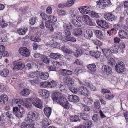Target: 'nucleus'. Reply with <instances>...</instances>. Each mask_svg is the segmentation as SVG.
<instances>
[{"label":"nucleus","instance_id":"26","mask_svg":"<svg viewBox=\"0 0 128 128\" xmlns=\"http://www.w3.org/2000/svg\"><path fill=\"white\" fill-rule=\"evenodd\" d=\"M39 76H40L41 79L46 80L48 78L49 76V75L48 73L41 72L40 73V72Z\"/></svg>","mask_w":128,"mask_h":128},{"label":"nucleus","instance_id":"59","mask_svg":"<svg viewBox=\"0 0 128 128\" xmlns=\"http://www.w3.org/2000/svg\"><path fill=\"white\" fill-rule=\"evenodd\" d=\"M86 22L87 24L90 26H94L95 24L93 22H92V20L90 19L86 20Z\"/></svg>","mask_w":128,"mask_h":128},{"label":"nucleus","instance_id":"9","mask_svg":"<svg viewBox=\"0 0 128 128\" xmlns=\"http://www.w3.org/2000/svg\"><path fill=\"white\" fill-rule=\"evenodd\" d=\"M19 53L22 56L25 57H28L30 55L29 50L26 47H21L19 50Z\"/></svg>","mask_w":128,"mask_h":128},{"label":"nucleus","instance_id":"22","mask_svg":"<svg viewBox=\"0 0 128 128\" xmlns=\"http://www.w3.org/2000/svg\"><path fill=\"white\" fill-rule=\"evenodd\" d=\"M87 67L90 71L93 72H94L96 69V66L94 64L87 65Z\"/></svg>","mask_w":128,"mask_h":128},{"label":"nucleus","instance_id":"49","mask_svg":"<svg viewBox=\"0 0 128 128\" xmlns=\"http://www.w3.org/2000/svg\"><path fill=\"white\" fill-rule=\"evenodd\" d=\"M57 85L56 82V81H52L50 82V88H54L56 87Z\"/></svg>","mask_w":128,"mask_h":128},{"label":"nucleus","instance_id":"38","mask_svg":"<svg viewBox=\"0 0 128 128\" xmlns=\"http://www.w3.org/2000/svg\"><path fill=\"white\" fill-rule=\"evenodd\" d=\"M22 102H23V100L20 99H13L12 101V104H18V106H20V104L22 103Z\"/></svg>","mask_w":128,"mask_h":128},{"label":"nucleus","instance_id":"10","mask_svg":"<svg viewBox=\"0 0 128 128\" xmlns=\"http://www.w3.org/2000/svg\"><path fill=\"white\" fill-rule=\"evenodd\" d=\"M90 7L91 6H82L80 8H78V9L80 13L83 14H89L91 12Z\"/></svg>","mask_w":128,"mask_h":128},{"label":"nucleus","instance_id":"44","mask_svg":"<svg viewBox=\"0 0 128 128\" xmlns=\"http://www.w3.org/2000/svg\"><path fill=\"white\" fill-rule=\"evenodd\" d=\"M30 39L32 41L35 42H40L41 41V39L38 36H32Z\"/></svg>","mask_w":128,"mask_h":128},{"label":"nucleus","instance_id":"17","mask_svg":"<svg viewBox=\"0 0 128 128\" xmlns=\"http://www.w3.org/2000/svg\"><path fill=\"white\" fill-rule=\"evenodd\" d=\"M68 99L69 101L74 103L78 102L80 100L77 96L74 95L70 96Z\"/></svg>","mask_w":128,"mask_h":128},{"label":"nucleus","instance_id":"32","mask_svg":"<svg viewBox=\"0 0 128 128\" xmlns=\"http://www.w3.org/2000/svg\"><path fill=\"white\" fill-rule=\"evenodd\" d=\"M90 54L92 56L95 57L97 59L100 57L101 53L100 52L98 51L96 52H90Z\"/></svg>","mask_w":128,"mask_h":128},{"label":"nucleus","instance_id":"52","mask_svg":"<svg viewBox=\"0 0 128 128\" xmlns=\"http://www.w3.org/2000/svg\"><path fill=\"white\" fill-rule=\"evenodd\" d=\"M36 18H32L29 20V23L31 25H33L36 23Z\"/></svg>","mask_w":128,"mask_h":128},{"label":"nucleus","instance_id":"28","mask_svg":"<svg viewBox=\"0 0 128 128\" xmlns=\"http://www.w3.org/2000/svg\"><path fill=\"white\" fill-rule=\"evenodd\" d=\"M62 74L64 76H70L73 73L72 71L68 70L62 69Z\"/></svg>","mask_w":128,"mask_h":128},{"label":"nucleus","instance_id":"55","mask_svg":"<svg viewBox=\"0 0 128 128\" xmlns=\"http://www.w3.org/2000/svg\"><path fill=\"white\" fill-rule=\"evenodd\" d=\"M92 124V123L91 122L88 121L85 123V125H82L84 126V128H90Z\"/></svg>","mask_w":128,"mask_h":128},{"label":"nucleus","instance_id":"53","mask_svg":"<svg viewBox=\"0 0 128 128\" xmlns=\"http://www.w3.org/2000/svg\"><path fill=\"white\" fill-rule=\"evenodd\" d=\"M58 54V53H53L50 54V57L52 58L55 60H57V56Z\"/></svg>","mask_w":128,"mask_h":128},{"label":"nucleus","instance_id":"41","mask_svg":"<svg viewBox=\"0 0 128 128\" xmlns=\"http://www.w3.org/2000/svg\"><path fill=\"white\" fill-rule=\"evenodd\" d=\"M8 101V97L6 95H2L0 96V102H3L4 104L6 102Z\"/></svg>","mask_w":128,"mask_h":128},{"label":"nucleus","instance_id":"46","mask_svg":"<svg viewBox=\"0 0 128 128\" xmlns=\"http://www.w3.org/2000/svg\"><path fill=\"white\" fill-rule=\"evenodd\" d=\"M91 16L95 18H100V16L98 13H97L95 12L92 11H91V12L89 14Z\"/></svg>","mask_w":128,"mask_h":128},{"label":"nucleus","instance_id":"4","mask_svg":"<svg viewBox=\"0 0 128 128\" xmlns=\"http://www.w3.org/2000/svg\"><path fill=\"white\" fill-rule=\"evenodd\" d=\"M115 69L116 72L119 74L123 73L126 70L125 65L122 62L117 63L116 64Z\"/></svg>","mask_w":128,"mask_h":128},{"label":"nucleus","instance_id":"3","mask_svg":"<svg viewBox=\"0 0 128 128\" xmlns=\"http://www.w3.org/2000/svg\"><path fill=\"white\" fill-rule=\"evenodd\" d=\"M13 112L17 118H20L23 117V114L25 112V111L23 108L19 109L17 107H14L13 109Z\"/></svg>","mask_w":128,"mask_h":128},{"label":"nucleus","instance_id":"11","mask_svg":"<svg viewBox=\"0 0 128 128\" xmlns=\"http://www.w3.org/2000/svg\"><path fill=\"white\" fill-rule=\"evenodd\" d=\"M14 68H13L18 70H22L25 67V65L22 62L16 61L14 62Z\"/></svg>","mask_w":128,"mask_h":128},{"label":"nucleus","instance_id":"63","mask_svg":"<svg viewBox=\"0 0 128 128\" xmlns=\"http://www.w3.org/2000/svg\"><path fill=\"white\" fill-rule=\"evenodd\" d=\"M82 106L81 108V109L82 110L85 111H89L90 108L88 106L85 105H82Z\"/></svg>","mask_w":128,"mask_h":128},{"label":"nucleus","instance_id":"19","mask_svg":"<svg viewBox=\"0 0 128 128\" xmlns=\"http://www.w3.org/2000/svg\"><path fill=\"white\" fill-rule=\"evenodd\" d=\"M82 31L81 29L77 28L74 30L73 34L75 36H79L82 34Z\"/></svg>","mask_w":128,"mask_h":128},{"label":"nucleus","instance_id":"54","mask_svg":"<svg viewBox=\"0 0 128 128\" xmlns=\"http://www.w3.org/2000/svg\"><path fill=\"white\" fill-rule=\"evenodd\" d=\"M92 119L94 122H97L100 120V116L97 114H94L92 117Z\"/></svg>","mask_w":128,"mask_h":128},{"label":"nucleus","instance_id":"50","mask_svg":"<svg viewBox=\"0 0 128 128\" xmlns=\"http://www.w3.org/2000/svg\"><path fill=\"white\" fill-rule=\"evenodd\" d=\"M41 86L42 87L44 88H49L50 82L48 81H46L42 82Z\"/></svg>","mask_w":128,"mask_h":128},{"label":"nucleus","instance_id":"33","mask_svg":"<svg viewBox=\"0 0 128 128\" xmlns=\"http://www.w3.org/2000/svg\"><path fill=\"white\" fill-rule=\"evenodd\" d=\"M110 52L112 53L117 54L118 52V47L116 46L113 45L110 48Z\"/></svg>","mask_w":128,"mask_h":128},{"label":"nucleus","instance_id":"1","mask_svg":"<svg viewBox=\"0 0 128 128\" xmlns=\"http://www.w3.org/2000/svg\"><path fill=\"white\" fill-rule=\"evenodd\" d=\"M52 98L54 101L56 102L64 108L69 109L70 104L67 99L59 92H55L52 95Z\"/></svg>","mask_w":128,"mask_h":128},{"label":"nucleus","instance_id":"24","mask_svg":"<svg viewBox=\"0 0 128 128\" xmlns=\"http://www.w3.org/2000/svg\"><path fill=\"white\" fill-rule=\"evenodd\" d=\"M93 33L92 31L90 29L86 30L84 35L85 38L87 39H90L93 36Z\"/></svg>","mask_w":128,"mask_h":128},{"label":"nucleus","instance_id":"18","mask_svg":"<svg viewBox=\"0 0 128 128\" xmlns=\"http://www.w3.org/2000/svg\"><path fill=\"white\" fill-rule=\"evenodd\" d=\"M39 92L44 98L48 99L50 96V92L47 90L41 89L39 90Z\"/></svg>","mask_w":128,"mask_h":128},{"label":"nucleus","instance_id":"58","mask_svg":"<svg viewBox=\"0 0 128 128\" xmlns=\"http://www.w3.org/2000/svg\"><path fill=\"white\" fill-rule=\"evenodd\" d=\"M49 21L52 23H54L56 22L57 21V19L56 17L54 16H52L51 15L50 16V18Z\"/></svg>","mask_w":128,"mask_h":128},{"label":"nucleus","instance_id":"35","mask_svg":"<svg viewBox=\"0 0 128 128\" xmlns=\"http://www.w3.org/2000/svg\"><path fill=\"white\" fill-rule=\"evenodd\" d=\"M63 25L64 28L65 29L64 30H71L73 28V25L70 23L69 24L64 23Z\"/></svg>","mask_w":128,"mask_h":128},{"label":"nucleus","instance_id":"64","mask_svg":"<svg viewBox=\"0 0 128 128\" xmlns=\"http://www.w3.org/2000/svg\"><path fill=\"white\" fill-rule=\"evenodd\" d=\"M48 68L49 70L50 71H56V66H54L53 65L51 66H48Z\"/></svg>","mask_w":128,"mask_h":128},{"label":"nucleus","instance_id":"61","mask_svg":"<svg viewBox=\"0 0 128 128\" xmlns=\"http://www.w3.org/2000/svg\"><path fill=\"white\" fill-rule=\"evenodd\" d=\"M83 62L79 59H77L76 60L74 63V65H82L83 64Z\"/></svg>","mask_w":128,"mask_h":128},{"label":"nucleus","instance_id":"21","mask_svg":"<svg viewBox=\"0 0 128 128\" xmlns=\"http://www.w3.org/2000/svg\"><path fill=\"white\" fill-rule=\"evenodd\" d=\"M51 23L49 20L46 21L45 23V26L46 28L49 30L51 32H52L54 30V28L51 24Z\"/></svg>","mask_w":128,"mask_h":128},{"label":"nucleus","instance_id":"39","mask_svg":"<svg viewBox=\"0 0 128 128\" xmlns=\"http://www.w3.org/2000/svg\"><path fill=\"white\" fill-rule=\"evenodd\" d=\"M84 101L86 104L90 105L93 102V100L91 98H85L84 99Z\"/></svg>","mask_w":128,"mask_h":128},{"label":"nucleus","instance_id":"31","mask_svg":"<svg viewBox=\"0 0 128 128\" xmlns=\"http://www.w3.org/2000/svg\"><path fill=\"white\" fill-rule=\"evenodd\" d=\"M94 33L97 38L99 39L102 40L104 36L102 34V32L100 30H96L95 31Z\"/></svg>","mask_w":128,"mask_h":128},{"label":"nucleus","instance_id":"8","mask_svg":"<svg viewBox=\"0 0 128 128\" xmlns=\"http://www.w3.org/2000/svg\"><path fill=\"white\" fill-rule=\"evenodd\" d=\"M104 18L106 20L110 22H114L117 20V16L111 13H108L104 15Z\"/></svg>","mask_w":128,"mask_h":128},{"label":"nucleus","instance_id":"62","mask_svg":"<svg viewBox=\"0 0 128 128\" xmlns=\"http://www.w3.org/2000/svg\"><path fill=\"white\" fill-rule=\"evenodd\" d=\"M74 3V1L73 0H70L68 1L66 4L67 7H70L72 6Z\"/></svg>","mask_w":128,"mask_h":128},{"label":"nucleus","instance_id":"43","mask_svg":"<svg viewBox=\"0 0 128 128\" xmlns=\"http://www.w3.org/2000/svg\"><path fill=\"white\" fill-rule=\"evenodd\" d=\"M80 118H81L85 120H88L90 118L89 116L88 115L84 113L81 114Z\"/></svg>","mask_w":128,"mask_h":128},{"label":"nucleus","instance_id":"37","mask_svg":"<svg viewBox=\"0 0 128 128\" xmlns=\"http://www.w3.org/2000/svg\"><path fill=\"white\" fill-rule=\"evenodd\" d=\"M82 54V50L80 49H77L76 52L74 53V56L76 58L80 56Z\"/></svg>","mask_w":128,"mask_h":128},{"label":"nucleus","instance_id":"16","mask_svg":"<svg viewBox=\"0 0 128 128\" xmlns=\"http://www.w3.org/2000/svg\"><path fill=\"white\" fill-rule=\"evenodd\" d=\"M118 34L119 37L122 39H128V33L124 30H120Z\"/></svg>","mask_w":128,"mask_h":128},{"label":"nucleus","instance_id":"6","mask_svg":"<svg viewBox=\"0 0 128 128\" xmlns=\"http://www.w3.org/2000/svg\"><path fill=\"white\" fill-rule=\"evenodd\" d=\"M111 3L110 0H100L97 2L99 7L104 9Z\"/></svg>","mask_w":128,"mask_h":128},{"label":"nucleus","instance_id":"29","mask_svg":"<svg viewBox=\"0 0 128 128\" xmlns=\"http://www.w3.org/2000/svg\"><path fill=\"white\" fill-rule=\"evenodd\" d=\"M42 122L43 128H46L50 124L48 120L46 118L44 119Z\"/></svg>","mask_w":128,"mask_h":128},{"label":"nucleus","instance_id":"12","mask_svg":"<svg viewBox=\"0 0 128 128\" xmlns=\"http://www.w3.org/2000/svg\"><path fill=\"white\" fill-rule=\"evenodd\" d=\"M64 83L69 86H71L74 84L73 80L68 76H65L64 78Z\"/></svg>","mask_w":128,"mask_h":128},{"label":"nucleus","instance_id":"57","mask_svg":"<svg viewBox=\"0 0 128 128\" xmlns=\"http://www.w3.org/2000/svg\"><path fill=\"white\" fill-rule=\"evenodd\" d=\"M70 30H64V34L66 35V38H68L69 36L71 34V33L70 31Z\"/></svg>","mask_w":128,"mask_h":128},{"label":"nucleus","instance_id":"47","mask_svg":"<svg viewBox=\"0 0 128 128\" xmlns=\"http://www.w3.org/2000/svg\"><path fill=\"white\" fill-rule=\"evenodd\" d=\"M72 22L76 27H80L81 26L80 24L75 19L72 20Z\"/></svg>","mask_w":128,"mask_h":128},{"label":"nucleus","instance_id":"40","mask_svg":"<svg viewBox=\"0 0 128 128\" xmlns=\"http://www.w3.org/2000/svg\"><path fill=\"white\" fill-rule=\"evenodd\" d=\"M126 46L124 43L121 44L118 48L119 51L123 53L124 52V50L125 49Z\"/></svg>","mask_w":128,"mask_h":128},{"label":"nucleus","instance_id":"36","mask_svg":"<svg viewBox=\"0 0 128 128\" xmlns=\"http://www.w3.org/2000/svg\"><path fill=\"white\" fill-rule=\"evenodd\" d=\"M63 25L64 28L65 29L64 30H71L73 28V25L70 23L69 24L64 23Z\"/></svg>","mask_w":128,"mask_h":128},{"label":"nucleus","instance_id":"15","mask_svg":"<svg viewBox=\"0 0 128 128\" xmlns=\"http://www.w3.org/2000/svg\"><path fill=\"white\" fill-rule=\"evenodd\" d=\"M28 30L27 27L25 26H22L17 30L18 34L20 35H25Z\"/></svg>","mask_w":128,"mask_h":128},{"label":"nucleus","instance_id":"23","mask_svg":"<svg viewBox=\"0 0 128 128\" xmlns=\"http://www.w3.org/2000/svg\"><path fill=\"white\" fill-rule=\"evenodd\" d=\"M102 51L105 56L108 58H110L111 56L110 50L108 49L104 48L102 50Z\"/></svg>","mask_w":128,"mask_h":128},{"label":"nucleus","instance_id":"34","mask_svg":"<svg viewBox=\"0 0 128 128\" xmlns=\"http://www.w3.org/2000/svg\"><path fill=\"white\" fill-rule=\"evenodd\" d=\"M30 92L29 90L27 89H24L22 90L21 92V95L24 96H28L30 94Z\"/></svg>","mask_w":128,"mask_h":128},{"label":"nucleus","instance_id":"45","mask_svg":"<svg viewBox=\"0 0 128 128\" xmlns=\"http://www.w3.org/2000/svg\"><path fill=\"white\" fill-rule=\"evenodd\" d=\"M57 13L60 16H65L67 15L66 12L65 10L58 9Z\"/></svg>","mask_w":128,"mask_h":128},{"label":"nucleus","instance_id":"5","mask_svg":"<svg viewBox=\"0 0 128 128\" xmlns=\"http://www.w3.org/2000/svg\"><path fill=\"white\" fill-rule=\"evenodd\" d=\"M31 102L33 105L35 107L42 109L43 107L42 102L41 100L38 98H33L32 99Z\"/></svg>","mask_w":128,"mask_h":128},{"label":"nucleus","instance_id":"2","mask_svg":"<svg viewBox=\"0 0 128 128\" xmlns=\"http://www.w3.org/2000/svg\"><path fill=\"white\" fill-rule=\"evenodd\" d=\"M39 119V115L37 112H31L28 113L26 120L27 121L32 122L38 120Z\"/></svg>","mask_w":128,"mask_h":128},{"label":"nucleus","instance_id":"20","mask_svg":"<svg viewBox=\"0 0 128 128\" xmlns=\"http://www.w3.org/2000/svg\"><path fill=\"white\" fill-rule=\"evenodd\" d=\"M44 112L46 116L49 118L52 112V110L50 107H46L44 109Z\"/></svg>","mask_w":128,"mask_h":128},{"label":"nucleus","instance_id":"42","mask_svg":"<svg viewBox=\"0 0 128 128\" xmlns=\"http://www.w3.org/2000/svg\"><path fill=\"white\" fill-rule=\"evenodd\" d=\"M114 96L110 92L109 93L106 94L105 96V98L109 100H112Z\"/></svg>","mask_w":128,"mask_h":128},{"label":"nucleus","instance_id":"30","mask_svg":"<svg viewBox=\"0 0 128 128\" xmlns=\"http://www.w3.org/2000/svg\"><path fill=\"white\" fill-rule=\"evenodd\" d=\"M9 71L7 69H5L0 72V75L4 77H6L9 74Z\"/></svg>","mask_w":128,"mask_h":128},{"label":"nucleus","instance_id":"25","mask_svg":"<svg viewBox=\"0 0 128 128\" xmlns=\"http://www.w3.org/2000/svg\"><path fill=\"white\" fill-rule=\"evenodd\" d=\"M71 121L73 122H80V118L79 116L74 115L71 116L70 117Z\"/></svg>","mask_w":128,"mask_h":128},{"label":"nucleus","instance_id":"7","mask_svg":"<svg viewBox=\"0 0 128 128\" xmlns=\"http://www.w3.org/2000/svg\"><path fill=\"white\" fill-rule=\"evenodd\" d=\"M34 56L36 58H39L40 60L46 64H48L50 62L49 59L45 55H42L36 53L34 54Z\"/></svg>","mask_w":128,"mask_h":128},{"label":"nucleus","instance_id":"51","mask_svg":"<svg viewBox=\"0 0 128 128\" xmlns=\"http://www.w3.org/2000/svg\"><path fill=\"white\" fill-rule=\"evenodd\" d=\"M92 42L98 46H100L102 45V43L100 41L97 40H92Z\"/></svg>","mask_w":128,"mask_h":128},{"label":"nucleus","instance_id":"60","mask_svg":"<svg viewBox=\"0 0 128 128\" xmlns=\"http://www.w3.org/2000/svg\"><path fill=\"white\" fill-rule=\"evenodd\" d=\"M108 64L111 65L112 66H113L114 65L116 64V62L115 60L112 58H110L108 60Z\"/></svg>","mask_w":128,"mask_h":128},{"label":"nucleus","instance_id":"14","mask_svg":"<svg viewBox=\"0 0 128 128\" xmlns=\"http://www.w3.org/2000/svg\"><path fill=\"white\" fill-rule=\"evenodd\" d=\"M102 72L107 75H109L112 72V69L110 66L107 65H104L102 67Z\"/></svg>","mask_w":128,"mask_h":128},{"label":"nucleus","instance_id":"27","mask_svg":"<svg viewBox=\"0 0 128 128\" xmlns=\"http://www.w3.org/2000/svg\"><path fill=\"white\" fill-rule=\"evenodd\" d=\"M40 74V71H37L34 72H30L29 74L28 77L30 78H34L38 77Z\"/></svg>","mask_w":128,"mask_h":128},{"label":"nucleus","instance_id":"13","mask_svg":"<svg viewBox=\"0 0 128 128\" xmlns=\"http://www.w3.org/2000/svg\"><path fill=\"white\" fill-rule=\"evenodd\" d=\"M78 92L81 95L87 96L89 94V91L84 86H81L78 88Z\"/></svg>","mask_w":128,"mask_h":128},{"label":"nucleus","instance_id":"48","mask_svg":"<svg viewBox=\"0 0 128 128\" xmlns=\"http://www.w3.org/2000/svg\"><path fill=\"white\" fill-rule=\"evenodd\" d=\"M100 103L98 100H96L94 102V107L97 109H99L100 108Z\"/></svg>","mask_w":128,"mask_h":128},{"label":"nucleus","instance_id":"56","mask_svg":"<svg viewBox=\"0 0 128 128\" xmlns=\"http://www.w3.org/2000/svg\"><path fill=\"white\" fill-rule=\"evenodd\" d=\"M69 14L71 17L72 18L75 17L76 15V12L74 10H70L69 12Z\"/></svg>","mask_w":128,"mask_h":128}]
</instances>
